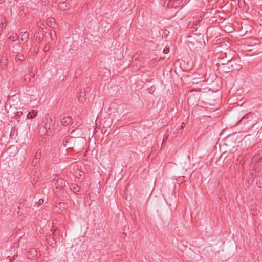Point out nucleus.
Instances as JSON below:
<instances>
[{
	"label": "nucleus",
	"instance_id": "f257e3e1",
	"mask_svg": "<svg viewBox=\"0 0 262 262\" xmlns=\"http://www.w3.org/2000/svg\"><path fill=\"white\" fill-rule=\"evenodd\" d=\"M81 139L79 137L67 136L63 141V145L69 149H73L75 146H78V143Z\"/></svg>",
	"mask_w": 262,
	"mask_h": 262
},
{
	"label": "nucleus",
	"instance_id": "f03ea898",
	"mask_svg": "<svg viewBox=\"0 0 262 262\" xmlns=\"http://www.w3.org/2000/svg\"><path fill=\"white\" fill-rule=\"evenodd\" d=\"M54 192L57 194H62L63 191V187L66 186V181L62 179H58L54 180Z\"/></svg>",
	"mask_w": 262,
	"mask_h": 262
},
{
	"label": "nucleus",
	"instance_id": "7ed1b4c3",
	"mask_svg": "<svg viewBox=\"0 0 262 262\" xmlns=\"http://www.w3.org/2000/svg\"><path fill=\"white\" fill-rule=\"evenodd\" d=\"M56 122V119L53 115H48L46 118V123L45 127L46 129H49L52 133L54 130V126Z\"/></svg>",
	"mask_w": 262,
	"mask_h": 262
},
{
	"label": "nucleus",
	"instance_id": "20e7f679",
	"mask_svg": "<svg viewBox=\"0 0 262 262\" xmlns=\"http://www.w3.org/2000/svg\"><path fill=\"white\" fill-rule=\"evenodd\" d=\"M227 65L231 71L239 70L241 68L240 65L237 64L235 59L229 60L227 62Z\"/></svg>",
	"mask_w": 262,
	"mask_h": 262
},
{
	"label": "nucleus",
	"instance_id": "39448f33",
	"mask_svg": "<svg viewBox=\"0 0 262 262\" xmlns=\"http://www.w3.org/2000/svg\"><path fill=\"white\" fill-rule=\"evenodd\" d=\"M72 119L70 116L64 117L60 119L61 124L64 126L72 124Z\"/></svg>",
	"mask_w": 262,
	"mask_h": 262
},
{
	"label": "nucleus",
	"instance_id": "423d86ee",
	"mask_svg": "<svg viewBox=\"0 0 262 262\" xmlns=\"http://www.w3.org/2000/svg\"><path fill=\"white\" fill-rule=\"evenodd\" d=\"M58 7L60 10H66L69 8L70 5L66 2H62L58 4Z\"/></svg>",
	"mask_w": 262,
	"mask_h": 262
},
{
	"label": "nucleus",
	"instance_id": "0eeeda50",
	"mask_svg": "<svg viewBox=\"0 0 262 262\" xmlns=\"http://www.w3.org/2000/svg\"><path fill=\"white\" fill-rule=\"evenodd\" d=\"M29 39V33L25 31L21 33V41L24 43L27 42Z\"/></svg>",
	"mask_w": 262,
	"mask_h": 262
},
{
	"label": "nucleus",
	"instance_id": "6e6552de",
	"mask_svg": "<svg viewBox=\"0 0 262 262\" xmlns=\"http://www.w3.org/2000/svg\"><path fill=\"white\" fill-rule=\"evenodd\" d=\"M254 115L253 113H249L248 114H246L245 116H244L239 121V122L242 124L245 123L246 122H248V121L247 120L248 119H249L250 116H253Z\"/></svg>",
	"mask_w": 262,
	"mask_h": 262
},
{
	"label": "nucleus",
	"instance_id": "1a4fd4ad",
	"mask_svg": "<svg viewBox=\"0 0 262 262\" xmlns=\"http://www.w3.org/2000/svg\"><path fill=\"white\" fill-rule=\"evenodd\" d=\"M37 115V112L35 110H32L29 112L27 115V118L28 119H31L34 118Z\"/></svg>",
	"mask_w": 262,
	"mask_h": 262
},
{
	"label": "nucleus",
	"instance_id": "9d476101",
	"mask_svg": "<svg viewBox=\"0 0 262 262\" xmlns=\"http://www.w3.org/2000/svg\"><path fill=\"white\" fill-rule=\"evenodd\" d=\"M16 61H23L25 60V57L24 55L21 54L20 53H18L16 55L15 57Z\"/></svg>",
	"mask_w": 262,
	"mask_h": 262
},
{
	"label": "nucleus",
	"instance_id": "9b49d317",
	"mask_svg": "<svg viewBox=\"0 0 262 262\" xmlns=\"http://www.w3.org/2000/svg\"><path fill=\"white\" fill-rule=\"evenodd\" d=\"M18 38V36L16 33H12V35L9 37V39L12 41H15Z\"/></svg>",
	"mask_w": 262,
	"mask_h": 262
},
{
	"label": "nucleus",
	"instance_id": "f8f14e48",
	"mask_svg": "<svg viewBox=\"0 0 262 262\" xmlns=\"http://www.w3.org/2000/svg\"><path fill=\"white\" fill-rule=\"evenodd\" d=\"M43 38V35L40 33H38L36 34V39L38 42H40Z\"/></svg>",
	"mask_w": 262,
	"mask_h": 262
},
{
	"label": "nucleus",
	"instance_id": "ddd939ff",
	"mask_svg": "<svg viewBox=\"0 0 262 262\" xmlns=\"http://www.w3.org/2000/svg\"><path fill=\"white\" fill-rule=\"evenodd\" d=\"M43 202H44L43 199H40L38 200V202H36L35 203L34 206L36 207H38L39 206H40V205L43 204Z\"/></svg>",
	"mask_w": 262,
	"mask_h": 262
},
{
	"label": "nucleus",
	"instance_id": "4468645a",
	"mask_svg": "<svg viewBox=\"0 0 262 262\" xmlns=\"http://www.w3.org/2000/svg\"><path fill=\"white\" fill-rule=\"evenodd\" d=\"M50 36L51 40H54L56 39V34L54 30H51L50 32Z\"/></svg>",
	"mask_w": 262,
	"mask_h": 262
},
{
	"label": "nucleus",
	"instance_id": "2eb2a0df",
	"mask_svg": "<svg viewBox=\"0 0 262 262\" xmlns=\"http://www.w3.org/2000/svg\"><path fill=\"white\" fill-rule=\"evenodd\" d=\"M30 252L31 253L33 257H37V252L35 249H32Z\"/></svg>",
	"mask_w": 262,
	"mask_h": 262
},
{
	"label": "nucleus",
	"instance_id": "dca6fc26",
	"mask_svg": "<svg viewBox=\"0 0 262 262\" xmlns=\"http://www.w3.org/2000/svg\"><path fill=\"white\" fill-rule=\"evenodd\" d=\"M68 206V204L63 202L60 203L57 207L61 209V208H66V207Z\"/></svg>",
	"mask_w": 262,
	"mask_h": 262
},
{
	"label": "nucleus",
	"instance_id": "f3484780",
	"mask_svg": "<svg viewBox=\"0 0 262 262\" xmlns=\"http://www.w3.org/2000/svg\"><path fill=\"white\" fill-rule=\"evenodd\" d=\"M119 31H121L122 34H124L127 31L126 28L124 27H121L119 29Z\"/></svg>",
	"mask_w": 262,
	"mask_h": 262
},
{
	"label": "nucleus",
	"instance_id": "a211bd4d",
	"mask_svg": "<svg viewBox=\"0 0 262 262\" xmlns=\"http://www.w3.org/2000/svg\"><path fill=\"white\" fill-rule=\"evenodd\" d=\"M41 151L40 150H38L36 152V155H35V159H39L40 157H41Z\"/></svg>",
	"mask_w": 262,
	"mask_h": 262
},
{
	"label": "nucleus",
	"instance_id": "6ab92c4d",
	"mask_svg": "<svg viewBox=\"0 0 262 262\" xmlns=\"http://www.w3.org/2000/svg\"><path fill=\"white\" fill-rule=\"evenodd\" d=\"M48 243L50 244L52 247H54L56 245V243L54 239L49 241Z\"/></svg>",
	"mask_w": 262,
	"mask_h": 262
},
{
	"label": "nucleus",
	"instance_id": "aec40b11",
	"mask_svg": "<svg viewBox=\"0 0 262 262\" xmlns=\"http://www.w3.org/2000/svg\"><path fill=\"white\" fill-rule=\"evenodd\" d=\"M73 189L76 192H79L80 187L77 185H74Z\"/></svg>",
	"mask_w": 262,
	"mask_h": 262
},
{
	"label": "nucleus",
	"instance_id": "412c9836",
	"mask_svg": "<svg viewBox=\"0 0 262 262\" xmlns=\"http://www.w3.org/2000/svg\"><path fill=\"white\" fill-rule=\"evenodd\" d=\"M50 49V47L49 46H47V45H45L43 48V51L45 52H48Z\"/></svg>",
	"mask_w": 262,
	"mask_h": 262
},
{
	"label": "nucleus",
	"instance_id": "4be33fe9",
	"mask_svg": "<svg viewBox=\"0 0 262 262\" xmlns=\"http://www.w3.org/2000/svg\"><path fill=\"white\" fill-rule=\"evenodd\" d=\"M23 112H17L16 113V116L20 118V116L23 115Z\"/></svg>",
	"mask_w": 262,
	"mask_h": 262
},
{
	"label": "nucleus",
	"instance_id": "5701e85b",
	"mask_svg": "<svg viewBox=\"0 0 262 262\" xmlns=\"http://www.w3.org/2000/svg\"><path fill=\"white\" fill-rule=\"evenodd\" d=\"M58 234L57 230V229H55V230H54V232H53V234H54V235H56V234Z\"/></svg>",
	"mask_w": 262,
	"mask_h": 262
},
{
	"label": "nucleus",
	"instance_id": "b1692460",
	"mask_svg": "<svg viewBox=\"0 0 262 262\" xmlns=\"http://www.w3.org/2000/svg\"><path fill=\"white\" fill-rule=\"evenodd\" d=\"M167 51H169V49H167L166 50H164V51H163V52H164V53L165 54H167Z\"/></svg>",
	"mask_w": 262,
	"mask_h": 262
},
{
	"label": "nucleus",
	"instance_id": "393cba45",
	"mask_svg": "<svg viewBox=\"0 0 262 262\" xmlns=\"http://www.w3.org/2000/svg\"><path fill=\"white\" fill-rule=\"evenodd\" d=\"M22 242V238L19 239L18 244L19 245L20 243Z\"/></svg>",
	"mask_w": 262,
	"mask_h": 262
},
{
	"label": "nucleus",
	"instance_id": "a878e982",
	"mask_svg": "<svg viewBox=\"0 0 262 262\" xmlns=\"http://www.w3.org/2000/svg\"><path fill=\"white\" fill-rule=\"evenodd\" d=\"M117 256L118 257L117 258H116V260H120V256H119L118 255H117Z\"/></svg>",
	"mask_w": 262,
	"mask_h": 262
},
{
	"label": "nucleus",
	"instance_id": "bb28decb",
	"mask_svg": "<svg viewBox=\"0 0 262 262\" xmlns=\"http://www.w3.org/2000/svg\"><path fill=\"white\" fill-rule=\"evenodd\" d=\"M2 3V0H0V3Z\"/></svg>",
	"mask_w": 262,
	"mask_h": 262
}]
</instances>
